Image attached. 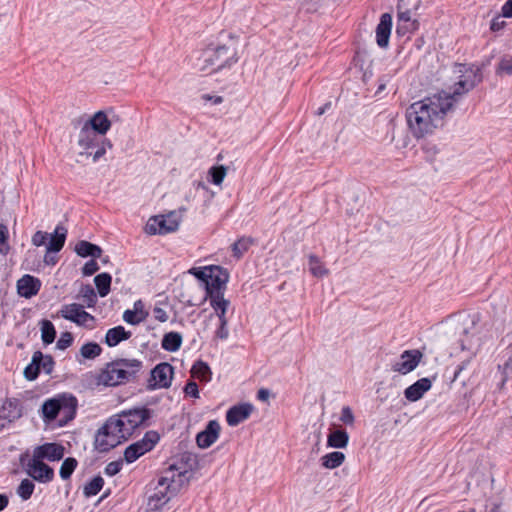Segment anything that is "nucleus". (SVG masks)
<instances>
[{"instance_id": "1", "label": "nucleus", "mask_w": 512, "mask_h": 512, "mask_svg": "<svg viewBox=\"0 0 512 512\" xmlns=\"http://www.w3.org/2000/svg\"><path fill=\"white\" fill-rule=\"evenodd\" d=\"M454 73L459 74V80L451 93L442 91L418 101L421 104L418 110V138L433 133L458 98L482 81L481 69L474 65L455 63Z\"/></svg>"}, {"instance_id": "2", "label": "nucleus", "mask_w": 512, "mask_h": 512, "mask_svg": "<svg viewBox=\"0 0 512 512\" xmlns=\"http://www.w3.org/2000/svg\"><path fill=\"white\" fill-rule=\"evenodd\" d=\"M151 414L146 408L123 411L110 417L98 430L95 446L101 452L109 451L127 441L140 428Z\"/></svg>"}, {"instance_id": "3", "label": "nucleus", "mask_w": 512, "mask_h": 512, "mask_svg": "<svg viewBox=\"0 0 512 512\" xmlns=\"http://www.w3.org/2000/svg\"><path fill=\"white\" fill-rule=\"evenodd\" d=\"M187 482L188 471H179L171 466L156 482L151 483L145 512H162Z\"/></svg>"}, {"instance_id": "4", "label": "nucleus", "mask_w": 512, "mask_h": 512, "mask_svg": "<svg viewBox=\"0 0 512 512\" xmlns=\"http://www.w3.org/2000/svg\"><path fill=\"white\" fill-rule=\"evenodd\" d=\"M237 61L236 42L229 40L227 43L216 48H209L204 51L196 65L200 71L213 73L233 65Z\"/></svg>"}, {"instance_id": "5", "label": "nucleus", "mask_w": 512, "mask_h": 512, "mask_svg": "<svg viewBox=\"0 0 512 512\" xmlns=\"http://www.w3.org/2000/svg\"><path fill=\"white\" fill-rule=\"evenodd\" d=\"M76 406L77 401L75 397L67 394L57 395L43 402L41 418L46 424H51L58 420V425L63 426L74 417Z\"/></svg>"}, {"instance_id": "6", "label": "nucleus", "mask_w": 512, "mask_h": 512, "mask_svg": "<svg viewBox=\"0 0 512 512\" xmlns=\"http://www.w3.org/2000/svg\"><path fill=\"white\" fill-rule=\"evenodd\" d=\"M188 273L197 278L205 288L204 300L223 294L229 280L228 272L217 265L192 267L188 270Z\"/></svg>"}, {"instance_id": "7", "label": "nucleus", "mask_w": 512, "mask_h": 512, "mask_svg": "<svg viewBox=\"0 0 512 512\" xmlns=\"http://www.w3.org/2000/svg\"><path fill=\"white\" fill-rule=\"evenodd\" d=\"M458 324L461 327L459 333L461 349L470 351L472 355H475L482 344L480 337L482 331L481 315L479 313L461 315L458 318Z\"/></svg>"}, {"instance_id": "8", "label": "nucleus", "mask_w": 512, "mask_h": 512, "mask_svg": "<svg viewBox=\"0 0 512 512\" xmlns=\"http://www.w3.org/2000/svg\"><path fill=\"white\" fill-rule=\"evenodd\" d=\"M138 360H118L106 365L98 375L97 381L104 386H117L127 381L140 368Z\"/></svg>"}, {"instance_id": "9", "label": "nucleus", "mask_w": 512, "mask_h": 512, "mask_svg": "<svg viewBox=\"0 0 512 512\" xmlns=\"http://www.w3.org/2000/svg\"><path fill=\"white\" fill-rule=\"evenodd\" d=\"M181 221V214L176 211L152 216L146 222L144 231L148 235H165L178 230Z\"/></svg>"}, {"instance_id": "10", "label": "nucleus", "mask_w": 512, "mask_h": 512, "mask_svg": "<svg viewBox=\"0 0 512 512\" xmlns=\"http://www.w3.org/2000/svg\"><path fill=\"white\" fill-rule=\"evenodd\" d=\"M160 437L155 431H148L143 438L131 445L124 451V459L127 463H133L145 453L151 451L158 443Z\"/></svg>"}, {"instance_id": "11", "label": "nucleus", "mask_w": 512, "mask_h": 512, "mask_svg": "<svg viewBox=\"0 0 512 512\" xmlns=\"http://www.w3.org/2000/svg\"><path fill=\"white\" fill-rule=\"evenodd\" d=\"M59 315L79 326L93 328L95 318L77 303L65 304L59 310Z\"/></svg>"}, {"instance_id": "12", "label": "nucleus", "mask_w": 512, "mask_h": 512, "mask_svg": "<svg viewBox=\"0 0 512 512\" xmlns=\"http://www.w3.org/2000/svg\"><path fill=\"white\" fill-rule=\"evenodd\" d=\"M25 467L27 474L35 481L49 483L54 479V470L33 455H31Z\"/></svg>"}, {"instance_id": "13", "label": "nucleus", "mask_w": 512, "mask_h": 512, "mask_svg": "<svg viewBox=\"0 0 512 512\" xmlns=\"http://www.w3.org/2000/svg\"><path fill=\"white\" fill-rule=\"evenodd\" d=\"M67 229L63 225H57L54 231L50 235V241L46 246V254L44 256V262L49 265H54L56 259L52 257L51 253L59 252L66 241Z\"/></svg>"}, {"instance_id": "14", "label": "nucleus", "mask_w": 512, "mask_h": 512, "mask_svg": "<svg viewBox=\"0 0 512 512\" xmlns=\"http://www.w3.org/2000/svg\"><path fill=\"white\" fill-rule=\"evenodd\" d=\"M174 369L169 363H160L151 371L150 386L155 389L168 388L172 384Z\"/></svg>"}, {"instance_id": "15", "label": "nucleus", "mask_w": 512, "mask_h": 512, "mask_svg": "<svg viewBox=\"0 0 512 512\" xmlns=\"http://www.w3.org/2000/svg\"><path fill=\"white\" fill-rule=\"evenodd\" d=\"M106 140L100 134L83 125L78 134L77 144L82 149L81 154L91 155V150Z\"/></svg>"}, {"instance_id": "16", "label": "nucleus", "mask_w": 512, "mask_h": 512, "mask_svg": "<svg viewBox=\"0 0 512 512\" xmlns=\"http://www.w3.org/2000/svg\"><path fill=\"white\" fill-rule=\"evenodd\" d=\"M65 448L58 443H45L33 449L32 455L42 461H59L64 457Z\"/></svg>"}, {"instance_id": "17", "label": "nucleus", "mask_w": 512, "mask_h": 512, "mask_svg": "<svg viewBox=\"0 0 512 512\" xmlns=\"http://www.w3.org/2000/svg\"><path fill=\"white\" fill-rule=\"evenodd\" d=\"M221 426L218 421L211 420L208 422L206 428L199 432L196 436V442L198 447L202 449L209 448L219 438Z\"/></svg>"}, {"instance_id": "18", "label": "nucleus", "mask_w": 512, "mask_h": 512, "mask_svg": "<svg viewBox=\"0 0 512 512\" xmlns=\"http://www.w3.org/2000/svg\"><path fill=\"white\" fill-rule=\"evenodd\" d=\"M392 30V16L389 13H384L380 17V21L376 27V43L381 48H386L389 45V39Z\"/></svg>"}, {"instance_id": "19", "label": "nucleus", "mask_w": 512, "mask_h": 512, "mask_svg": "<svg viewBox=\"0 0 512 512\" xmlns=\"http://www.w3.org/2000/svg\"><path fill=\"white\" fill-rule=\"evenodd\" d=\"M41 288V281L29 274L22 276L17 281V292L20 296L31 298L35 296Z\"/></svg>"}, {"instance_id": "20", "label": "nucleus", "mask_w": 512, "mask_h": 512, "mask_svg": "<svg viewBox=\"0 0 512 512\" xmlns=\"http://www.w3.org/2000/svg\"><path fill=\"white\" fill-rule=\"evenodd\" d=\"M254 407L252 404L243 403L231 407L226 413V421L229 426H237L249 418Z\"/></svg>"}, {"instance_id": "21", "label": "nucleus", "mask_w": 512, "mask_h": 512, "mask_svg": "<svg viewBox=\"0 0 512 512\" xmlns=\"http://www.w3.org/2000/svg\"><path fill=\"white\" fill-rule=\"evenodd\" d=\"M84 125L104 137L110 130L112 123L106 112L98 111Z\"/></svg>"}, {"instance_id": "22", "label": "nucleus", "mask_w": 512, "mask_h": 512, "mask_svg": "<svg viewBox=\"0 0 512 512\" xmlns=\"http://www.w3.org/2000/svg\"><path fill=\"white\" fill-rule=\"evenodd\" d=\"M148 317V312L142 300H137L132 309H127L123 313V320L130 325H138Z\"/></svg>"}, {"instance_id": "23", "label": "nucleus", "mask_w": 512, "mask_h": 512, "mask_svg": "<svg viewBox=\"0 0 512 512\" xmlns=\"http://www.w3.org/2000/svg\"><path fill=\"white\" fill-rule=\"evenodd\" d=\"M416 368V353L414 351H404L400 358L392 365V370L402 375H406Z\"/></svg>"}, {"instance_id": "24", "label": "nucleus", "mask_w": 512, "mask_h": 512, "mask_svg": "<svg viewBox=\"0 0 512 512\" xmlns=\"http://www.w3.org/2000/svg\"><path fill=\"white\" fill-rule=\"evenodd\" d=\"M208 299L218 321L228 320L227 312L230 307V301L224 297V294L215 295ZM212 316L213 314L210 317Z\"/></svg>"}, {"instance_id": "25", "label": "nucleus", "mask_w": 512, "mask_h": 512, "mask_svg": "<svg viewBox=\"0 0 512 512\" xmlns=\"http://www.w3.org/2000/svg\"><path fill=\"white\" fill-rule=\"evenodd\" d=\"M21 416V410L13 401H5L0 407V421L7 427Z\"/></svg>"}, {"instance_id": "26", "label": "nucleus", "mask_w": 512, "mask_h": 512, "mask_svg": "<svg viewBox=\"0 0 512 512\" xmlns=\"http://www.w3.org/2000/svg\"><path fill=\"white\" fill-rule=\"evenodd\" d=\"M131 332L126 331L123 326H117L106 332L105 342L109 347L118 345L121 341L129 339Z\"/></svg>"}, {"instance_id": "27", "label": "nucleus", "mask_w": 512, "mask_h": 512, "mask_svg": "<svg viewBox=\"0 0 512 512\" xmlns=\"http://www.w3.org/2000/svg\"><path fill=\"white\" fill-rule=\"evenodd\" d=\"M183 342L182 335L178 332H169L163 336L161 346L168 352H176L180 349Z\"/></svg>"}, {"instance_id": "28", "label": "nucleus", "mask_w": 512, "mask_h": 512, "mask_svg": "<svg viewBox=\"0 0 512 512\" xmlns=\"http://www.w3.org/2000/svg\"><path fill=\"white\" fill-rule=\"evenodd\" d=\"M75 252L81 257L91 256L93 258H99L101 256L102 250L95 244L87 241H80L75 246Z\"/></svg>"}, {"instance_id": "29", "label": "nucleus", "mask_w": 512, "mask_h": 512, "mask_svg": "<svg viewBox=\"0 0 512 512\" xmlns=\"http://www.w3.org/2000/svg\"><path fill=\"white\" fill-rule=\"evenodd\" d=\"M193 378L202 382H209L212 378V372L209 365L201 360L196 361L191 368Z\"/></svg>"}, {"instance_id": "30", "label": "nucleus", "mask_w": 512, "mask_h": 512, "mask_svg": "<svg viewBox=\"0 0 512 512\" xmlns=\"http://www.w3.org/2000/svg\"><path fill=\"white\" fill-rule=\"evenodd\" d=\"M349 435L344 430H335L327 437V446L331 448H345L348 445Z\"/></svg>"}, {"instance_id": "31", "label": "nucleus", "mask_w": 512, "mask_h": 512, "mask_svg": "<svg viewBox=\"0 0 512 512\" xmlns=\"http://www.w3.org/2000/svg\"><path fill=\"white\" fill-rule=\"evenodd\" d=\"M345 454L339 451L325 454L321 457V464L326 469H335L343 464Z\"/></svg>"}, {"instance_id": "32", "label": "nucleus", "mask_w": 512, "mask_h": 512, "mask_svg": "<svg viewBox=\"0 0 512 512\" xmlns=\"http://www.w3.org/2000/svg\"><path fill=\"white\" fill-rule=\"evenodd\" d=\"M308 267L311 274L315 277L323 278L329 274V270L325 267L322 261L315 255L309 256Z\"/></svg>"}, {"instance_id": "33", "label": "nucleus", "mask_w": 512, "mask_h": 512, "mask_svg": "<svg viewBox=\"0 0 512 512\" xmlns=\"http://www.w3.org/2000/svg\"><path fill=\"white\" fill-rule=\"evenodd\" d=\"M95 285L98 290V294L101 297H105L108 295L110 291V285H111V276L108 273H101L98 274L94 278Z\"/></svg>"}, {"instance_id": "34", "label": "nucleus", "mask_w": 512, "mask_h": 512, "mask_svg": "<svg viewBox=\"0 0 512 512\" xmlns=\"http://www.w3.org/2000/svg\"><path fill=\"white\" fill-rule=\"evenodd\" d=\"M39 359H41V352L36 351L32 356L31 363L25 368L24 375L28 380H34L40 373Z\"/></svg>"}, {"instance_id": "35", "label": "nucleus", "mask_w": 512, "mask_h": 512, "mask_svg": "<svg viewBox=\"0 0 512 512\" xmlns=\"http://www.w3.org/2000/svg\"><path fill=\"white\" fill-rule=\"evenodd\" d=\"M208 175L214 185L220 186L227 175V168L223 165L212 166L208 171Z\"/></svg>"}, {"instance_id": "36", "label": "nucleus", "mask_w": 512, "mask_h": 512, "mask_svg": "<svg viewBox=\"0 0 512 512\" xmlns=\"http://www.w3.org/2000/svg\"><path fill=\"white\" fill-rule=\"evenodd\" d=\"M55 336H56V331H55L54 325L48 320H43L41 322L42 341L45 344H51V343H53Z\"/></svg>"}, {"instance_id": "37", "label": "nucleus", "mask_w": 512, "mask_h": 512, "mask_svg": "<svg viewBox=\"0 0 512 512\" xmlns=\"http://www.w3.org/2000/svg\"><path fill=\"white\" fill-rule=\"evenodd\" d=\"M78 462L75 458L68 457L66 458L60 467L59 475L63 480H67L70 478L74 470L76 469Z\"/></svg>"}, {"instance_id": "38", "label": "nucleus", "mask_w": 512, "mask_h": 512, "mask_svg": "<svg viewBox=\"0 0 512 512\" xmlns=\"http://www.w3.org/2000/svg\"><path fill=\"white\" fill-rule=\"evenodd\" d=\"M101 351V347L94 342L86 343L80 348V354L85 359H94L100 355Z\"/></svg>"}, {"instance_id": "39", "label": "nucleus", "mask_w": 512, "mask_h": 512, "mask_svg": "<svg viewBox=\"0 0 512 512\" xmlns=\"http://www.w3.org/2000/svg\"><path fill=\"white\" fill-rule=\"evenodd\" d=\"M104 480L102 477L97 476L88 482L84 487V494L86 497L95 496L103 487Z\"/></svg>"}, {"instance_id": "40", "label": "nucleus", "mask_w": 512, "mask_h": 512, "mask_svg": "<svg viewBox=\"0 0 512 512\" xmlns=\"http://www.w3.org/2000/svg\"><path fill=\"white\" fill-rule=\"evenodd\" d=\"M34 489V483L30 479H24L18 486L17 494L22 500H28L33 494Z\"/></svg>"}, {"instance_id": "41", "label": "nucleus", "mask_w": 512, "mask_h": 512, "mask_svg": "<svg viewBox=\"0 0 512 512\" xmlns=\"http://www.w3.org/2000/svg\"><path fill=\"white\" fill-rule=\"evenodd\" d=\"M80 295L88 308L94 307L97 301V297L94 289L91 286L87 285L82 287L80 290Z\"/></svg>"}, {"instance_id": "42", "label": "nucleus", "mask_w": 512, "mask_h": 512, "mask_svg": "<svg viewBox=\"0 0 512 512\" xmlns=\"http://www.w3.org/2000/svg\"><path fill=\"white\" fill-rule=\"evenodd\" d=\"M252 241L249 238H241L232 245L234 255L241 257L250 247Z\"/></svg>"}, {"instance_id": "43", "label": "nucleus", "mask_w": 512, "mask_h": 512, "mask_svg": "<svg viewBox=\"0 0 512 512\" xmlns=\"http://www.w3.org/2000/svg\"><path fill=\"white\" fill-rule=\"evenodd\" d=\"M497 74L512 75V56H504L499 61L496 70Z\"/></svg>"}, {"instance_id": "44", "label": "nucleus", "mask_w": 512, "mask_h": 512, "mask_svg": "<svg viewBox=\"0 0 512 512\" xmlns=\"http://www.w3.org/2000/svg\"><path fill=\"white\" fill-rule=\"evenodd\" d=\"M50 234L44 231H36L31 237V243L36 247H41L48 244L50 241Z\"/></svg>"}, {"instance_id": "45", "label": "nucleus", "mask_w": 512, "mask_h": 512, "mask_svg": "<svg viewBox=\"0 0 512 512\" xmlns=\"http://www.w3.org/2000/svg\"><path fill=\"white\" fill-rule=\"evenodd\" d=\"M95 148H97V150L93 154L91 153L93 162H97L101 157H103L106 154L107 149L112 148V144L108 139H106L101 141V143Z\"/></svg>"}, {"instance_id": "46", "label": "nucleus", "mask_w": 512, "mask_h": 512, "mask_svg": "<svg viewBox=\"0 0 512 512\" xmlns=\"http://www.w3.org/2000/svg\"><path fill=\"white\" fill-rule=\"evenodd\" d=\"M8 251V228L6 225L0 224V253L6 255Z\"/></svg>"}, {"instance_id": "47", "label": "nucleus", "mask_w": 512, "mask_h": 512, "mask_svg": "<svg viewBox=\"0 0 512 512\" xmlns=\"http://www.w3.org/2000/svg\"><path fill=\"white\" fill-rule=\"evenodd\" d=\"M511 355L506 360L503 365H498V369L501 370L503 375L502 384L505 383L509 378H512V345H511Z\"/></svg>"}, {"instance_id": "48", "label": "nucleus", "mask_w": 512, "mask_h": 512, "mask_svg": "<svg viewBox=\"0 0 512 512\" xmlns=\"http://www.w3.org/2000/svg\"><path fill=\"white\" fill-rule=\"evenodd\" d=\"M153 316L157 321L161 323L167 322L169 320V314L162 303H158L154 306Z\"/></svg>"}, {"instance_id": "49", "label": "nucleus", "mask_w": 512, "mask_h": 512, "mask_svg": "<svg viewBox=\"0 0 512 512\" xmlns=\"http://www.w3.org/2000/svg\"><path fill=\"white\" fill-rule=\"evenodd\" d=\"M339 419L343 424L347 426H353L355 422V417L352 409L349 406L342 407Z\"/></svg>"}, {"instance_id": "50", "label": "nucleus", "mask_w": 512, "mask_h": 512, "mask_svg": "<svg viewBox=\"0 0 512 512\" xmlns=\"http://www.w3.org/2000/svg\"><path fill=\"white\" fill-rule=\"evenodd\" d=\"M436 376L424 377L418 379V400L431 388L432 381L435 380Z\"/></svg>"}, {"instance_id": "51", "label": "nucleus", "mask_w": 512, "mask_h": 512, "mask_svg": "<svg viewBox=\"0 0 512 512\" xmlns=\"http://www.w3.org/2000/svg\"><path fill=\"white\" fill-rule=\"evenodd\" d=\"M39 365H40V372L43 371L46 374H49L52 372L54 367V361L51 356L49 355H43L41 353V359H39Z\"/></svg>"}, {"instance_id": "52", "label": "nucleus", "mask_w": 512, "mask_h": 512, "mask_svg": "<svg viewBox=\"0 0 512 512\" xmlns=\"http://www.w3.org/2000/svg\"><path fill=\"white\" fill-rule=\"evenodd\" d=\"M229 336L228 320L218 321V327L215 330V337L220 340H226Z\"/></svg>"}, {"instance_id": "53", "label": "nucleus", "mask_w": 512, "mask_h": 512, "mask_svg": "<svg viewBox=\"0 0 512 512\" xmlns=\"http://www.w3.org/2000/svg\"><path fill=\"white\" fill-rule=\"evenodd\" d=\"M406 120L407 125L411 129V131L414 133V125L416 123V109L414 107V104H411L406 112Z\"/></svg>"}, {"instance_id": "54", "label": "nucleus", "mask_w": 512, "mask_h": 512, "mask_svg": "<svg viewBox=\"0 0 512 512\" xmlns=\"http://www.w3.org/2000/svg\"><path fill=\"white\" fill-rule=\"evenodd\" d=\"M411 20V12L410 11H402V10H399V13H398V21H399V26H398V29L397 31L400 32L403 28H406V24Z\"/></svg>"}, {"instance_id": "55", "label": "nucleus", "mask_w": 512, "mask_h": 512, "mask_svg": "<svg viewBox=\"0 0 512 512\" xmlns=\"http://www.w3.org/2000/svg\"><path fill=\"white\" fill-rule=\"evenodd\" d=\"M122 463L120 461H113L106 465L105 474L108 476H114L120 472Z\"/></svg>"}, {"instance_id": "56", "label": "nucleus", "mask_w": 512, "mask_h": 512, "mask_svg": "<svg viewBox=\"0 0 512 512\" xmlns=\"http://www.w3.org/2000/svg\"><path fill=\"white\" fill-rule=\"evenodd\" d=\"M184 392L188 396H191L193 398H199L198 386L194 381H189L186 384V386L184 388Z\"/></svg>"}, {"instance_id": "57", "label": "nucleus", "mask_w": 512, "mask_h": 512, "mask_svg": "<svg viewBox=\"0 0 512 512\" xmlns=\"http://www.w3.org/2000/svg\"><path fill=\"white\" fill-rule=\"evenodd\" d=\"M423 152L426 154V159L431 161L433 157L437 154V148L435 145L429 143H423L421 145Z\"/></svg>"}, {"instance_id": "58", "label": "nucleus", "mask_w": 512, "mask_h": 512, "mask_svg": "<svg viewBox=\"0 0 512 512\" xmlns=\"http://www.w3.org/2000/svg\"><path fill=\"white\" fill-rule=\"evenodd\" d=\"M98 269L99 267L97 262L95 260H90L84 265L82 271L85 276H90L94 274Z\"/></svg>"}, {"instance_id": "59", "label": "nucleus", "mask_w": 512, "mask_h": 512, "mask_svg": "<svg viewBox=\"0 0 512 512\" xmlns=\"http://www.w3.org/2000/svg\"><path fill=\"white\" fill-rule=\"evenodd\" d=\"M502 18H503V16L501 15V16H496L495 18L492 19L491 24H490V29L493 32L500 31L501 29L504 28L506 22Z\"/></svg>"}, {"instance_id": "60", "label": "nucleus", "mask_w": 512, "mask_h": 512, "mask_svg": "<svg viewBox=\"0 0 512 512\" xmlns=\"http://www.w3.org/2000/svg\"><path fill=\"white\" fill-rule=\"evenodd\" d=\"M502 16L506 18L512 17V0H508L502 6Z\"/></svg>"}, {"instance_id": "61", "label": "nucleus", "mask_w": 512, "mask_h": 512, "mask_svg": "<svg viewBox=\"0 0 512 512\" xmlns=\"http://www.w3.org/2000/svg\"><path fill=\"white\" fill-rule=\"evenodd\" d=\"M405 396L407 399H409L410 401H416V383L410 385L406 390H405Z\"/></svg>"}, {"instance_id": "62", "label": "nucleus", "mask_w": 512, "mask_h": 512, "mask_svg": "<svg viewBox=\"0 0 512 512\" xmlns=\"http://www.w3.org/2000/svg\"><path fill=\"white\" fill-rule=\"evenodd\" d=\"M202 99L205 102H211L214 105L221 104L223 102V98L221 96H211L208 94L202 95Z\"/></svg>"}, {"instance_id": "63", "label": "nucleus", "mask_w": 512, "mask_h": 512, "mask_svg": "<svg viewBox=\"0 0 512 512\" xmlns=\"http://www.w3.org/2000/svg\"><path fill=\"white\" fill-rule=\"evenodd\" d=\"M72 342V338L70 334H65L57 343L58 347L61 349H65L68 347Z\"/></svg>"}, {"instance_id": "64", "label": "nucleus", "mask_w": 512, "mask_h": 512, "mask_svg": "<svg viewBox=\"0 0 512 512\" xmlns=\"http://www.w3.org/2000/svg\"><path fill=\"white\" fill-rule=\"evenodd\" d=\"M469 363H470V359L463 361L460 365L457 366V368L454 372L453 381H455L459 377L460 373L466 368V366Z\"/></svg>"}]
</instances>
